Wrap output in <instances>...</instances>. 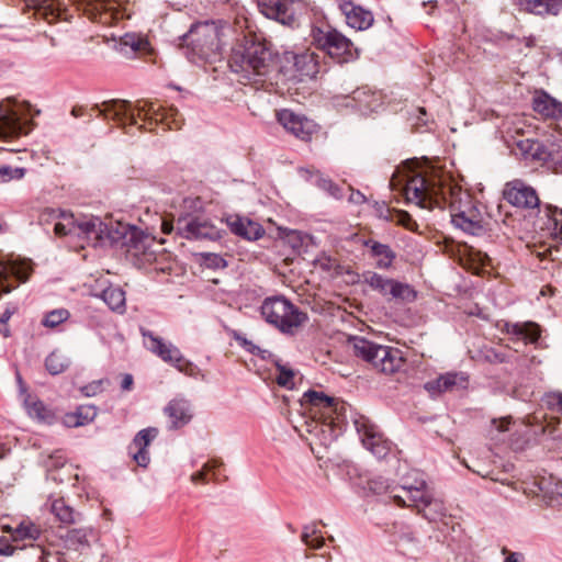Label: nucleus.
Segmentation results:
<instances>
[{"label":"nucleus","mask_w":562,"mask_h":562,"mask_svg":"<svg viewBox=\"0 0 562 562\" xmlns=\"http://www.w3.org/2000/svg\"><path fill=\"white\" fill-rule=\"evenodd\" d=\"M40 535L41 529L38 526L32 521H22L18 527L14 528L13 540H36L38 539Z\"/></svg>","instance_id":"41"},{"label":"nucleus","mask_w":562,"mask_h":562,"mask_svg":"<svg viewBox=\"0 0 562 562\" xmlns=\"http://www.w3.org/2000/svg\"><path fill=\"white\" fill-rule=\"evenodd\" d=\"M147 45L148 42L135 33H126L121 37L119 43L120 50L126 55L130 53L143 50L147 47Z\"/></svg>","instance_id":"39"},{"label":"nucleus","mask_w":562,"mask_h":562,"mask_svg":"<svg viewBox=\"0 0 562 562\" xmlns=\"http://www.w3.org/2000/svg\"><path fill=\"white\" fill-rule=\"evenodd\" d=\"M349 201L355 204H361L366 202V196L360 191H351Z\"/></svg>","instance_id":"56"},{"label":"nucleus","mask_w":562,"mask_h":562,"mask_svg":"<svg viewBox=\"0 0 562 562\" xmlns=\"http://www.w3.org/2000/svg\"><path fill=\"white\" fill-rule=\"evenodd\" d=\"M318 533V529L315 524L305 526L303 528V532L301 536L302 541L307 544L311 542V539L314 538Z\"/></svg>","instance_id":"50"},{"label":"nucleus","mask_w":562,"mask_h":562,"mask_svg":"<svg viewBox=\"0 0 562 562\" xmlns=\"http://www.w3.org/2000/svg\"><path fill=\"white\" fill-rule=\"evenodd\" d=\"M368 488L374 494H382L387 491L389 485L383 479L379 477L370 480L368 482Z\"/></svg>","instance_id":"48"},{"label":"nucleus","mask_w":562,"mask_h":562,"mask_svg":"<svg viewBox=\"0 0 562 562\" xmlns=\"http://www.w3.org/2000/svg\"><path fill=\"white\" fill-rule=\"evenodd\" d=\"M92 110H98V115L103 119L111 117L120 125L125 126L136 125V116L133 111L136 110L138 114H144V119L161 122L167 125L169 130H178L182 125V117L179 111L175 108L158 106L151 101H137L133 108L132 103L126 100L113 99L104 101L101 105L95 104Z\"/></svg>","instance_id":"3"},{"label":"nucleus","mask_w":562,"mask_h":562,"mask_svg":"<svg viewBox=\"0 0 562 562\" xmlns=\"http://www.w3.org/2000/svg\"><path fill=\"white\" fill-rule=\"evenodd\" d=\"M509 419L507 418H504L499 422H495L494 420V424L496 425V428L499 430V431H506L508 430V425H509Z\"/></svg>","instance_id":"62"},{"label":"nucleus","mask_w":562,"mask_h":562,"mask_svg":"<svg viewBox=\"0 0 562 562\" xmlns=\"http://www.w3.org/2000/svg\"><path fill=\"white\" fill-rule=\"evenodd\" d=\"M544 403L558 412H562V393H549L544 397Z\"/></svg>","instance_id":"47"},{"label":"nucleus","mask_w":562,"mask_h":562,"mask_svg":"<svg viewBox=\"0 0 562 562\" xmlns=\"http://www.w3.org/2000/svg\"><path fill=\"white\" fill-rule=\"evenodd\" d=\"M63 221L55 223L54 232L57 236L76 235V220L72 215L59 214Z\"/></svg>","instance_id":"43"},{"label":"nucleus","mask_w":562,"mask_h":562,"mask_svg":"<svg viewBox=\"0 0 562 562\" xmlns=\"http://www.w3.org/2000/svg\"><path fill=\"white\" fill-rule=\"evenodd\" d=\"M77 9L81 10L91 20L102 24H111L120 19V12L113 7L111 0H74Z\"/></svg>","instance_id":"19"},{"label":"nucleus","mask_w":562,"mask_h":562,"mask_svg":"<svg viewBox=\"0 0 562 562\" xmlns=\"http://www.w3.org/2000/svg\"><path fill=\"white\" fill-rule=\"evenodd\" d=\"M339 10L344 14L347 24L358 31L369 29L374 21L371 11L353 3L350 0H341L339 2Z\"/></svg>","instance_id":"22"},{"label":"nucleus","mask_w":562,"mask_h":562,"mask_svg":"<svg viewBox=\"0 0 562 562\" xmlns=\"http://www.w3.org/2000/svg\"><path fill=\"white\" fill-rule=\"evenodd\" d=\"M207 260H209V265L213 266L215 268L226 266L224 259L218 255H209Z\"/></svg>","instance_id":"53"},{"label":"nucleus","mask_w":562,"mask_h":562,"mask_svg":"<svg viewBox=\"0 0 562 562\" xmlns=\"http://www.w3.org/2000/svg\"><path fill=\"white\" fill-rule=\"evenodd\" d=\"M364 246L369 249L371 257L375 260V267L378 269L385 270L392 267L396 255L389 245L369 239L364 241Z\"/></svg>","instance_id":"28"},{"label":"nucleus","mask_w":562,"mask_h":562,"mask_svg":"<svg viewBox=\"0 0 562 562\" xmlns=\"http://www.w3.org/2000/svg\"><path fill=\"white\" fill-rule=\"evenodd\" d=\"M404 495L395 494L393 499L398 506H414L418 510L430 497L427 484L424 480L417 481L414 485H403Z\"/></svg>","instance_id":"23"},{"label":"nucleus","mask_w":562,"mask_h":562,"mask_svg":"<svg viewBox=\"0 0 562 562\" xmlns=\"http://www.w3.org/2000/svg\"><path fill=\"white\" fill-rule=\"evenodd\" d=\"M26 123L22 122L13 100L7 99L0 103V139L5 140L27 134Z\"/></svg>","instance_id":"15"},{"label":"nucleus","mask_w":562,"mask_h":562,"mask_svg":"<svg viewBox=\"0 0 562 562\" xmlns=\"http://www.w3.org/2000/svg\"><path fill=\"white\" fill-rule=\"evenodd\" d=\"M541 490L546 493V494H551V495H559L562 497V483H555V487L554 490L550 491L549 488L547 487H541Z\"/></svg>","instance_id":"60"},{"label":"nucleus","mask_w":562,"mask_h":562,"mask_svg":"<svg viewBox=\"0 0 562 562\" xmlns=\"http://www.w3.org/2000/svg\"><path fill=\"white\" fill-rule=\"evenodd\" d=\"M99 389H100V382L92 383L90 385L82 387V392L85 395L91 396V395H94L99 391Z\"/></svg>","instance_id":"58"},{"label":"nucleus","mask_w":562,"mask_h":562,"mask_svg":"<svg viewBox=\"0 0 562 562\" xmlns=\"http://www.w3.org/2000/svg\"><path fill=\"white\" fill-rule=\"evenodd\" d=\"M176 232L189 240H217L222 237L221 229L207 217L202 215H182L176 221Z\"/></svg>","instance_id":"12"},{"label":"nucleus","mask_w":562,"mask_h":562,"mask_svg":"<svg viewBox=\"0 0 562 562\" xmlns=\"http://www.w3.org/2000/svg\"><path fill=\"white\" fill-rule=\"evenodd\" d=\"M324 544V537L321 535V531L318 530V533L311 539V542L307 543L306 546H308L310 548L312 549H319L322 548Z\"/></svg>","instance_id":"54"},{"label":"nucleus","mask_w":562,"mask_h":562,"mask_svg":"<svg viewBox=\"0 0 562 562\" xmlns=\"http://www.w3.org/2000/svg\"><path fill=\"white\" fill-rule=\"evenodd\" d=\"M503 195L508 203L521 209H535L540 203L536 190L521 180L507 182Z\"/></svg>","instance_id":"18"},{"label":"nucleus","mask_w":562,"mask_h":562,"mask_svg":"<svg viewBox=\"0 0 562 562\" xmlns=\"http://www.w3.org/2000/svg\"><path fill=\"white\" fill-rule=\"evenodd\" d=\"M69 366L70 359L59 350H54L45 359V368L53 375L65 372Z\"/></svg>","instance_id":"38"},{"label":"nucleus","mask_w":562,"mask_h":562,"mask_svg":"<svg viewBox=\"0 0 562 562\" xmlns=\"http://www.w3.org/2000/svg\"><path fill=\"white\" fill-rule=\"evenodd\" d=\"M95 537V531L92 527L74 528L67 531L65 542L69 548L79 549L81 547H89L90 539Z\"/></svg>","instance_id":"34"},{"label":"nucleus","mask_w":562,"mask_h":562,"mask_svg":"<svg viewBox=\"0 0 562 562\" xmlns=\"http://www.w3.org/2000/svg\"><path fill=\"white\" fill-rule=\"evenodd\" d=\"M157 428L148 427L138 431L134 437L133 442L130 446V451L133 456L134 461L139 467L145 468L149 463V453L147 451V447L157 437Z\"/></svg>","instance_id":"25"},{"label":"nucleus","mask_w":562,"mask_h":562,"mask_svg":"<svg viewBox=\"0 0 562 562\" xmlns=\"http://www.w3.org/2000/svg\"><path fill=\"white\" fill-rule=\"evenodd\" d=\"M486 358L491 362H496V363H502L505 361V356L503 353L494 351V350L488 351V353L486 355Z\"/></svg>","instance_id":"55"},{"label":"nucleus","mask_w":562,"mask_h":562,"mask_svg":"<svg viewBox=\"0 0 562 562\" xmlns=\"http://www.w3.org/2000/svg\"><path fill=\"white\" fill-rule=\"evenodd\" d=\"M133 386V376L131 374H124L122 382H121V389L123 391H130Z\"/></svg>","instance_id":"57"},{"label":"nucleus","mask_w":562,"mask_h":562,"mask_svg":"<svg viewBox=\"0 0 562 562\" xmlns=\"http://www.w3.org/2000/svg\"><path fill=\"white\" fill-rule=\"evenodd\" d=\"M97 416V411L92 406H80L76 412L68 413L64 416V424L67 427L75 428L89 424Z\"/></svg>","instance_id":"36"},{"label":"nucleus","mask_w":562,"mask_h":562,"mask_svg":"<svg viewBox=\"0 0 562 562\" xmlns=\"http://www.w3.org/2000/svg\"><path fill=\"white\" fill-rule=\"evenodd\" d=\"M311 41L316 48L338 64L355 60L359 55L355 44L341 32L329 25L312 27Z\"/></svg>","instance_id":"6"},{"label":"nucleus","mask_w":562,"mask_h":562,"mask_svg":"<svg viewBox=\"0 0 562 562\" xmlns=\"http://www.w3.org/2000/svg\"><path fill=\"white\" fill-rule=\"evenodd\" d=\"M532 109L543 119L558 120L562 116V103L543 90L535 92Z\"/></svg>","instance_id":"27"},{"label":"nucleus","mask_w":562,"mask_h":562,"mask_svg":"<svg viewBox=\"0 0 562 562\" xmlns=\"http://www.w3.org/2000/svg\"><path fill=\"white\" fill-rule=\"evenodd\" d=\"M362 280L372 291L387 301L412 303L417 297V291L411 284L387 278L375 271L363 272Z\"/></svg>","instance_id":"11"},{"label":"nucleus","mask_w":562,"mask_h":562,"mask_svg":"<svg viewBox=\"0 0 562 562\" xmlns=\"http://www.w3.org/2000/svg\"><path fill=\"white\" fill-rule=\"evenodd\" d=\"M16 382H18V385H19V392H20V395L22 396V400L25 397V394H29L27 393V387L21 376V374L19 372H16Z\"/></svg>","instance_id":"59"},{"label":"nucleus","mask_w":562,"mask_h":562,"mask_svg":"<svg viewBox=\"0 0 562 562\" xmlns=\"http://www.w3.org/2000/svg\"><path fill=\"white\" fill-rule=\"evenodd\" d=\"M179 40L189 60H206L220 49V27L213 21L195 23Z\"/></svg>","instance_id":"4"},{"label":"nucleus","mask_w":562,"mask_h":562,"mask_svg":"<svg viewBox=\"0 0 562 562\" xmlns=\"http://www.w3.org/2000/svg\"><path fill=\"white\" fill-rule=\"evenodd\" d=\"M76 236L87 239L93 247L114 240L111 231L100 217L88 216L76 220Z\"/></svg>","instance_id":"14"},{"label":"nucleus","mask_w":562,"mask_h":562,"mask_svg":"<svg viewBox=\"0 0 562 562\" xmlns=\"http://www.w3.org/2000/svg\"><path fill=\"white\" fill-rule=\"evenodd\" d=\"M99 296L113 312H125V292L120 286L110 285Z\"/></svg>","instance_id":"35"},{"label":"nucleus","mask_w":562,"mask_h":562,"mask_svg":"<svg viewBox=\"0 0 562 562\" xmlns=\"http://www.w3.org/2000/svg\"><path fill=\"white\" fill-rule=\"evenodd\" d=\"M355 428L359 434L362 445L378 459H384L391 451V443L383 438L374 425L364 416L353 420Z\"/></svg>","instance_id":"13"},{"label":"nucleus","mask_w":562,"mask_h":562,"mask_svg":"<svg viewBox=\"0 0 562 562\" xmlns=\"http://www.w3.org/2000/svg\"><path fill=\"white\" fill-rule=\"evenodd\" d=\"M261 315L267 323L285 334L293 333L307 319L305 313L281 295L267 297L261 305Z\"/></svg>","instance_id":"7"},{"label":"nucleus","mask_w":562,"mask_h":562,"mask_svg":"<svg viewBox=\"0 0 562 562\" xmlns=\"http://www.w3.org/2000/svg\"><path fill=\"white\" fill-rule=\"evenodd\" d=\"M145 347L159 357L164 362L171 364L181 373L189 376H196L200 372L199 368L191 361L187 360L178 347L171 342L165 341L162 338L154 335L151 331L142 328Z\"/></svg>","instance_id":"10"},{"label":"nucleus","mask_w":562,"mask_h":562,"mask_svg":"<svg viewBox=\"0 0 562 562\" xmlns=\"http://www.w3.org/2000/svg\"><path fill=\"white\" fill-rule=\"evenodd\" d=\"M15 551V548L10 544L8 539L4 537H0V555L1 557H11Z\"/></svg>","instance_id":"51"},{"label":"nucleus","mask_w":562,"mask_h":562,"mask_svg":"<svg viewBox=\"0 0 562 562\" xmlns=\"http://www.w3.org/2000/svg\"><path fill=\"white\" fill-rule=\"evenodd\" d=\"M392 222H395L404 227L411 228L413 220L407 212L394 210V220Z\"/></svg>","instance_id":"49"},{"label":"nucleus","mask_w":562,"mask_h":562,"mask_svg":"<svg viewBox=\"0 0 562 562\" xmlns=\"http://www.w3.org/2000/svg\"><path fill=\"white\" fill-rule=\"evenodd\" d=\"M0 335H2L3 337L10 336L9 326L8 323H5V321H0Z\"/></svg>","instance_id":"64"},{"label":"nucleus","mask_w":562,"mask_h":562,"mask_svg":"<svg viewBox=\"0 0 562 562\" xmlns=\"http://www.w3.org/2000/svg\"><path fill=\"white\" fill-rule=\"evenodd\" d=\"M418 113H419V115L417 117L416 125H426L427 121L424 120V116H426V110L424 108H419Z\"/></svg>","instance_id":"63"},{"label":"nucleus","mask_w":562,"mask_h":562,"mask_svg":"<svg viewBox=\"0 0 562 562\" xmlns=\"http://www.w3.org/2000/svg\"><path fill=\"white\" fill-rule=\"evenodd\" d=\"M70 317V313L66 308H56L47 312L43 319L42 325L48 328H56Z\"/></svg>","instance_id":"42"},{"label":"nucleus","mask_w":562,"mask_h":562,"mask_svg":"<svg viewBox=\"0 0 562 562\" xmlns=\"http://www.w3.org/2000/svg\"><path fill=\"white\" fill-rule=\"evenodd\" d=\"M351 100L355 106L362 112L375 111L381 104V94L370 90L367 87L358 88L352 91Z\"/></svg>","instance_id":"31"},{"label":"nucleus","mask_w":562,"mask_h":562,"mask_svg":"<svg viewBox=\"0 0 562 562\" xmlns=\"http://www.w3.org/2000/svg\"><path fill=\"white\" fill-rule=\"evenodd\" d=\"M277 368L279 371L277 383L280 386L292 389L294 386V372L280 363H277Z\"/></svg>","instance_id":"45"},{"label":"nucleus","mask_w":562,"mask_h":562,"mask_svg":"<svg viewBox=\"0 0 562 562\" xmlns=\"http://www.w3.org/2000/svg\"><path fill=\"white\" fill-rule=\"evenodd\" d=\"M231 231L247 240H257L265 234L262 226L248 218L235 217L228 222Z\"/></svg>","instance_id":"29"},{"label":"nucleus","mask_w":562,"mask_h":562,"mask_svg":"<svg viewBox=\"0 0 562 562\" xmlns=\"http://www.w3.org/2000/svg\"><path fill=\"white\" fill-rule=\"evenodd\" d=\"M30 273L31 267L26 261L0 259V294L9 293L15 288L11 280L25 282Z\"/></svg>","instance_id":"20"},{"label":"nucleus","mask_w":562,"mask_h":562,"mask_svg":"<svg viewBox=\"0 0 562 562\" xmlns=\"http://www.w3.org/2000/svg\"><path fill=\"white\" fill-rule=\"evenodd\" d=\"M468 376L462 372H448L437 379L425 383V390L432 396L445 392H453L467 389Z\"/></svg>","instance_id":"21"},{"label":"nucleus","mask_w":562,"mask_h":562,"mask_svg":"<svg viewBox=\"0 0 562 562\" xmlns=\"http://www.w3.org/2000/svg\"><path fill=\"white\" fill-rule=\"evenodd\" d=\"M222 464L223 463L220 460H212V461L205 463L203 465L202 470H200L191 475L192 482H200V481L203 482L205 480V475L209 471H213L216 468L221 467Z\"/></svg>","instance_id":"46"},{"label":"nucleus","mask_w":562,"mask_h":562,"mask_svg":"<svg viewBox=\"0 0 562 562\" xmlns=\"http://www.w3.org/2000/svg\"><path fill=\"white\" fill-rule=\"evenodd\" d=\"M23 404L27 414L33 418L45 420L49 417V411L46 408L44 403L34 398L31 394H25Z\"/></svg>","instance_id":"40"},{"label":"nucleus","mask_w":562,"mask_h":562,"mask_svg":"<svg viewBox=\"0 0 562 562\" xmlns=\"http://www.w3.org/2000/svg\"><path fill=\"white\" fill-rule=\"evenodd\" d=\"M428 521H438L446 517L447 509L441 499L435 498L432 495L418 510Z\"/></svg>","instance_id":"37"},{"label":"nucleus","mask_w":562,"mask_h":562,"mask_svg":"<svg viewBox=\"0 0 562 562\" xmlns=\"http://www.w3.org/2000/svg\"><path fill=\"white\" fill-rule=\"evenodd\" d=\"M501 330L510 336L512 341H524L525 345L536 344L541 335L540 326L533 322H505Z\"/></svg>","instance_id":"24"},{"label":"nucleus","mask_w":562,"mask_h":562,"mask_svg":"<svg viewBox=\"0 0 562 562\" xmlns=\"http://www.w3.org/2000/svg\"><path fill=\"white\" fill-rule=\"evenodd\" d=\"M302 402L311 405V420L305 423L306 431L314 435L321 445H330L341 432L346 419V404L313 390L303 394Z\"/></svg>","instance_id":"2"},{"label":"nucleus","mask_w":562,"mask_h":562,"mask_svg":"<svg viewBox=\"0 0 562 562\" xmlns=\"http://www.w3.org/2000/svg\"><path fill=\"white\" fill-rule=\"evenodd\" d=\"M231 66L237 67L235 71L245 72L247 77L250 75L266 76L272 66V53L265 44L259 42H246L245 46L233 52L231 57Z\"/></svg>","instance_id":"8"},{"label":"nucleus","mask_w":562,"mask_h":562,"mask_svg":"<svg viewBox=\"0 0 562 562\" xmlns=\"http://www.w3.org/2000/svg\"><path fill=\"white\" fill-rule=\"evenodd\" d=\"M124 237L127 258L138 268H146L164 256L156 239L142 229L130 227Z\"/></svg>","instance_id":"9"},{"label":"nucleus","mask_w":562,"mask_h":562,"mask_svg":"<svg viewBox=\"0 0 562 562\" xmlns=\"http://www.w3.org/2000/svg\"><path fill=\"white\" fill-rule=\"evenodd\" d=\"M277 119L289 133L302 140L311 139L317 131V124L314 121L289 109L278 111Z\"/></svg>","instance_id":"17"},{"label":"nucleus","mask_w":562,"mask_h":562,"mask_svg":"<svg viewBox=\"0 0 562 562\" xmlns=\"http://www.w3.org/2000/svg\"><path fill=\"white\" fill-rule=\"evenodd\" d=\"M26 170L24 168L0 166V184L7 183L11 180H20L25 176Z\"/></svg>","instance_id":"44"},{"label":"nucleus","mask_w":562,"mask_h":562,"mask_svg":"<svg viewBox=\"0 0 562 562\" xmlns=\"http://www.w3.org/2000/svg\"><path fill=\"white\" fill-rule=\"evenodd\" d=\"M50 513L63 525H72L82 520V515L69 506L63 497L50 501Z\"/></svg>","instance_id":"30"},{"label":"nucleus","mask_w":562,"mask_h":562,"mask_svg":"<svg viewBox=\"0 0 562 562\" xmlns=\"http://www.w3.org/2000/svg\"><path fill=\"white\" fill-rule=\"evenodd\" d=\"M379 213V217L392 222L394 220V211H392L389 206L385 204H381L376 209Z\"/></svg>","instance_id":"52"},{"label":"nucleus","mask_w":562,"mask_h":562,"mask_svg":"<svg viewBox=\"0 0 562 562\" xmlns=\"http://www.w3.org/2000/svg\"><path fill=\"white\" fill-rule=\"evenodd\" d=\"M520 4L533 14H558L562 8L560 0H520Z\"/></svg>","instance_id":"33"},{"label":"nucleus","mask_w":562,"mask_h":562,"mask_svg":"<svg viewBox=\"0 0 562 562\" xmlns=\"http://www.w3.org/2000/svg\"><path fill=\"white\" fill-rule=\"evenodd\" d=\"M391 186L401 187L406 201L422 209L449 207L452 224L465 233L476 235L483 228L481 213L473 205L471 195L432 169L405 170L393 176Z\"/></svg>","instance_id":"1"},{"label":"nucleus","mask_w":562,"mask_h":562,"mask_svg":"<svg viewBox=\"0 0 562 562\" xmlns=\"http://www.w3.org/2000/svg\"><path fill=\"white\" fill-rule=\"evenodd\" d=\"M165 415L170 420V429H179L192 419L191 404L184 398H173L164 408Z\"/></svg>","instance_id":"26"},{"label":"nucleus","mask_w":562,"mask_h":562,"mask_svg":"<svg viewBox=\"0 0 562 562\" xmlns=\"http://www.w3.org/2000/svg\"><path fill=\"white\" fill-rule=\"evenodd\" d=\"M349 342L358 357L370 362L380 372L392 374L404 364L403 353L397 348L376 345L358 336L351 337Z\"/></svg>","instance_id":"5"},{"label":"nucleus","mask_w":562,"mask_h":562,"mask_svg":"<svg viewBox=\"0 0 562 562\" xmlns=\"http://www.w3.org/2000/svg\"><path fill=\"white\" fill-rule=\"evenodd\" d=\"M299 2L300 0H258L257 4L260 12L268 19L293 26Z\"/></svg>","instance_id":"16"},{"label":"nucleus","mask_w":562,"mask_h":562,"mask_svg":"<svg viewBox=\"0 0 562 562\" xmlns=\"http://www.w3.org/2000/svg\"><path fill=\"white\" fill-rule=\"evenodd\" d=\"M505 562H522V554L517 552H510L506 557Z\"/></svg>","instance_id":"61"},{"label":"nucleus","mask_w":562,"mask_h":562,"mask_svg":"<svg viewBox=\"0 0 562 562\" xmlns=\"http://www.w3.org/2000/svg\"><path fill=\"white\" fill-rule=\"evenodd\" d=\"M294 68L302 77L313 78L318 72L317 55L310 50H304L293 57Z\"/></svg>","instance_id":"32"}]
</instances>
